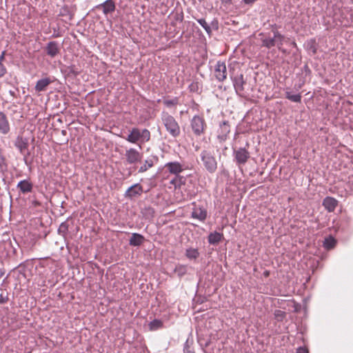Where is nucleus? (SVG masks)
I'll return each mask as SVG.
<instances>
[{"mask_svg": "<svg viewBox=\"0 0 353 353\" xmlns=\"http://www.w3.org/2000/svg\"><path fill=\"white\" fill-rule=\"evenodd\" d=\"M314 44H315L314 41H311L308 43V45H310V49L312 51L313 53H316V48Z\"/></svg>", "mask_w": 353, "mask_h": 353, "instance_id": "e433bc0d", "label": "nucleus"}, {"mask_svg": "<svg viewBox=\"0 0 353 353\" xmlns=\"http://www.w3.org/2000/svg\"><path fill=\"white\" fill-rule=\"evenodd\" d=\"M17 188L23 194H26L32 192V184L28 180H22L18 183Z\"/></svg>", "mask_w": 353, "mask_h": 353, "instance_id": "aec40b11", "label": "nucleus"}, {"mask_svg": "<svg viewBox=\"0 0 353 353\" xmlns=\"http://www.w3.org/2000/svg\"><path fill=\"white\" fill-rule=\"evenodd\" d=\"M182 178L183 177L180 176H179V177H176V176H175V177L171 180L170 183L174 185L176 187L177 185V183L180 182L181 180L182 179Z\"/></svg>", "mask_w": 353, "mask_h": 353, "instance_id": "c9c22d12", "label": "nucleus"}, {"mask_svg": "<svg viewBox=\"0 0 353 353\" xmlns=\"http://www.w3.org/2000/svg\"><path fill=\"white\" fill-rule=\"evenodd\" d=\"M256 0H243L245 4H252L254 3Z\"/></svg>", "mask_w": 353, "mask_h": 353, "instance_id": "37998d69", "label": "nucleus"}, {"mask_svg": "<svg viewBox=\"0 0 353 353\" xmlns=\"http://www.w3.org/2000/svg\"><path fill=\"white\" fill-rule=\"evenodd\" d=\"M296 353H308V350L305 347H300L296 350Z\"/></svg>", "mask_w": 353, "mask_h": 353, "instance_id": "ea45409f", "label": "nucleus"}, {"mask_svg": "<svg viewBox=\"0 0 353 353\" xmlns=\"http://www.w3.org/2000/svg\"><path fill=\"white\" fill-rule=\"evenodd\" d=\"M263 274H264V276H266V277H267V276H269L270 273H269V272H268V271H265V272H264V273H263Z\"/></svg>", "mask_w": 353, "mask_h": 353, "instance_id": "c03bdc74", "label": "nucleus"}, {"mask_svg": "<svg viewBox=\"0 0 353 353\" xmlns=\"http://www.w3.org/2000/svg\"><path fill=\"white\" fill-rule=\"evenodd\" d=\"M190 127L196 137H200L204 134L207 125L203 117L194 115L190 121Z\"/></svg>", "mask_w": 353, "mask_h": 353, "instance_id": "39448f33", "label": "nucleus"}, {"mask_svg": "<svg viewBox=\"0 0 353 353\" xmlns=\"http://www.w3.org/2000/svg\"><path fill=\"white\" fill-rule=\"evenodd\" d=\"M9 92H10V94L12 96H14V94H15V93H14V91L10 90Z\"/></svg>", "mask_w": 353, "mask_h": 353, "instance_id": "a18cd8bd", "label": "nucleus"}, {"mask_svg": "<svg viewBox=\"0 0 353 353\" xmlns=\"http://www.w3.org/2000/svg\"><path fill=\"white\" fill-rule=\"evenodd\" d=\"M51 83V81L49 78H43L41 79H39L37 81L36 85H35V90L37 92H42L44 91L48 85H50Z\"/></svg>", "mask_w": 353, "mask_h": 353, "instance_id": "4be33fe9", "label": "nucleus"}, {"mask_svg": "<svg viewBox=\"0 0 353 353\" xmlns=\"http://www.w3.org/2000/svg\"><path fill=\"white\" fill-rule=\"evenodd\" d=\"M223 238V234L220 232H211L208 236V243L211 245L218 244Z\"/></svg>", "mask_w": 353, "mask_h": 353, "instance_id": "412c9836", "label": "nucleus"}, {"mask_svg": "<svg viewBox=\"0 0 353 353\" xmlns=\"http://www.w3.org/2000/svg\"><path fill=\"white\" fill-rule=\"evenodd\" d=\"M197 22L201 25L203 28L205 30L208 35H211L212 30L210 25L205 21L204 19H199L196 20Z\"/></svg>", "mask_w": 353, "mask_h": 353, "instance_id": "c756f323", "label": "nucleus"}, {"mask_svg": "<svg viewBox=\"0 0 353 353\" xmlns=\"http://www.w3.org/2000/svg\"><path fill=\"white\" fill-rule=\"evenodd\" d=\"M46 51L48 56L53 58L60 52V48L57 41H50L47 43Z\"/></svg>", "mask_w": 353, "mask_h": 353, "instance_id": "dca6fc26", "label": "nucleus"}, {"mask_svg": "<svg viewBox=\"0 0 353 353\" xmlns=\"http://www.w3.org/2000/svg\"><path fill=\"white\" fill-rule=\"evenodd\" d=\"M154 158H149L146 159L143 165L139 168V172H144L147 171L149 168H152L154 165Z\"/></svg>", "mask_w": 353, "mask_h": 353, "instance_id": "5701e85b", "label": "nucleus"}, {"mask_svg": "<svg viewBox=\"0 0 353 353\" xmlns=\"http://www.w3.org/2000/svg\"><path fill=\"white\" fill-rule=\"evenodd\" d=\"M339 201L332 196H326L322 202L323 206L325 209L329 212H332L335 210L337 207Z\"/></svg>", "mask_w": 353, "mask_h": 353, "instance_id": "2eb2a0df", "label": "nucleus"}, {"mask_svg": "<svg viewBox=\"0 0 353 353\" xmlns=\"http://www.w3.org/2000/svg\"><path fill=\"white\" fill-rule=\"evenodd\" d=\"M192 205L194 207L191 213L192 218L204 221L208 214L206 209L203 206L196 205L195 203H192Z\"/></svg>", "mask_w": 353, "mask_h": 353, "instance_id": "9b49d317", "label": "nucleus"}, {"mask_svg": "<svg viewBox=\"0 0 353 353\" xmlns=\"http://www.w3.org/2000/svg\"><path fill=\"white\" fill-rule=\"evenodd\" d=\"M214 75L219 81H223L227 77V69L224 62L218 61L215 65Z\"/></svg>", "mask_w": 353, "mask_h": 353, "instance_id": "f8f14e48", "label": "nucleus"}, {"mask_svg": "<svg viewBox=\"0 0 353 353\" xmlns=\"http://www.w3.org/2000/svg\"><path fill=\"white\" fill-rule=\"evenodd\" d=\"M145 241L143 235L138 233H132L129 240V244L132 246H140Z\"/></svg>", "mask_w": 353, "mask_h": 353, "instance_id": "6ab92c4d", "label": "nucleus"}, {"mask_svg": "<svg viewBox=\"0 0 353 353\" xmlns=\"http://www.w3.org/2000/svg\"><path fill=\"white\" fill-rule=\"evenodd\" d=\"M125 157L130 164H135L141 161L142 154L134 148H130L125 151Z\"/></svg>", "mask_w": 353, "mask_h": 353, "instance_id": "9d476101", "label": "nucleus"}, {"mask_svg": "<svg viewBox=\"0 0 353 353\" xmlns=\"http://www.w3.org/2000/svg\"><path fill=\"white\" fill-rule=\"evenodd\" d=\"M272 35L270 33L259 34V36L261 37L262 46L268 49L276 46L279 50H281V47L283 43L285 42L286 37L279 32L276 25L272 26Z\"/></svg>", "mask_w": 353, "mask_h": 353, "instance_id": "f257e3e1", "label": "nucleus"}, {"mask_svg": "<svg viewBox=\"0 0 353 353\" xmlns=\"http://www.w3.org/2000/svg\"><path fill=\"white\" fill-rule=\"evenodd\" d=\"M188 271V267L185 265L178 264L174 268V272L178 276L182 277L184 276Z\"/></svg>", "mask_w": 353, "mask_h": 353, "instance_id": "a878e982", "label": "nucleus"}, {"mask_svg": "<svg viewBox=\"0 0 353 353\" xmlns=\"http://www.w3.org/2000/svg\"><path fill=\"white\" fill-rule=\"evenodd\" d=\"M7 72V69L6 68V66L0 63V78H1L2 77H3Z\"/></svg>", "mask_w": 353, "mask_h": 353, "instance_id": "72a5a7b5", "label": "nucleus"}, {"mask_svg": "<svg viewBox=\"0 0 353 353\" xmlns=\"http://www.w3.org/2000/svg\"><path fill=\"white\" fill-rule=\"evenodd\" d=\"M185 256L189 259H196L199 256V252L197 249L194 248H188L185 251Z\"/></svg>", "mask_w": 353, "mask_h": 353, "instance_id": "bb28decb", "label": "nucleus"}, {"mask_svg": "<svg viewBox=\"0 0 353 353\" xmlns=\"http://www.w3.org/2000/svg\"><path fill=\"white\" fill-rule=\"evenodd\" d=\"M97 8H103L104 14L112 13L115 10V3L113 0H106L103 3L96 6Z\"/></svg>", "mask_w": 353, "mask_h": 353, "instance_id": "f3484780", "label": "nucleus"}, {"mask_svg": "<svg viewBox=\"0 0 353 353\" xmlns=\"http://www.w3.org/2000/svg\"><path fill=\"white\" fill-rule=\"evenodd\" d=\"M165 168L168 169L170 174L176 176V177H179V174L185 170L178 161L168 162L165 165Z\"/></svg>", "mask_w": 353, "mask_h": 353, "instance_id": "ddd939ff", "label": "nucleus"}, {"mask_svg": "<svg viewBox=\"0 0 353 353\" xmlns=\"http://www.w3.org/2000/svg\"><path fill=\"white\" fill-rule=\"evenodd\" d=\"M7 169V164L6 162V159L1 152V150H0V171L3 172L4 170H6Z\"/></svg>", "mask_w": 353, "mask_h": 353, "instance_id": "7c9ffc66", "label": "nucleus"}, {"mask_svg": "<svg viewBox=\"0 0 353 353\" xmlns=\"http://www.w3.org/2000/svg\"><path fill=\"white\" fill-rule=\"evenodd\" d=\"M336 244V239L332 237V236H330L325 239L323 241V246L326 250H331L335 247Z\"/></svg>", "mask_w": 353, "mask_h": 353, "instance_id": "b1692460", "label": "nucleus"}, {"mask_svg": "<svg viewBox=\"0 0 353 353\" xmlns=\"http://www.w3.org/2000/svg\"><path fill=\"white\" fill-rule=\"evenodd\" d=\"M10 130V125L6 114L0 112V132L2 134H7Z\"/></svg>", "mask_w": 353, "mask_h": 353, "instance_id": "a211bd4d", "label": "nucleus"}, {"mask_svg": "<svg viewBox=\"0 0 353 353\" xmlns=\"http://www.w3.org/2000/svg\"><path fill=\"white\" fill-rule=\"evenodd\" d=\"M184 353H194V352L190 348V347L188 345V341H187L184 349H183Z\"/></svg>", "mask_w": 353, "mask_h": 353, "instance_id": "f704fd0d", "label": "nucleus"}, {"mask_svg": "<svg viewBox=\"0 0 353 353\" xmlns=\"http://www.w3.org/2000/svg\"><path fill=\"white\" fill-rule=\"evenodd\" d=\"M176 19L179 21H182L183 20V14L181 12L180 14H177Z\"/></svg>", "mask_w": 353, "mask_h": 353, "instance_id": "79ce46f5", "label": "nucleus"}, {"mask_svg": "<svg viewBox=\"0 0 353 353\" xmlns=\"http://www.w3.org/2000/svg\"><path fill=\"white\" fill-rule=\"evenodd\" d=\"M236 93L241 97H246L247 93L245 90L246 82L242 74L231 77Z\"/></svg>", "mask_w": 353, "mask_h": 353, "instance_id": "423d86ee", "label": "nucleus"}, {"mask_svg": "<svg viewBox=\"0 0 353 353\" xmlns=\"http://www.w3.org/2000/svg\"><path fill=\"white\" fill-rule=\"evenodd\" d=\"M230 132V125L229 122L223 121L219 123V127L217 130L216 139L219 143H224L228 137V134Z\"/></svg>", "mask_w": 353, "mask_h": 353, "instance_id": "0eeeda50", "label": "nucleus"}, {"mask_svg": "<svg viewBox=\"0 0 353 353\" xmlns=\"http://www.w3.org/2000/svg\"><path fill=\"white\" fill-rule=\"evenodd\" d=\"M6 54V52L5 50L1 52V54L0 55V63H2V62L5 60Z\"/></svg>", "mask_w": 353, "mask_h": 353, "instance_id": "a19ab883", "label": "nucleus"}, {"mask_svg": "<svg viewBox=\"0 0 353 353\" xmlns=\"http://www.w3.org/2000/svg\"><path fill=\"white\" fill-rule=\"evenodd\" d=\"M143 192V187L139 183H136L130 187L125 192V197L133 199L140 196Z\"/></svg>", "mask_w": 353, "mask_h": 353, "instance_id": "4468645a", "label": "nucleus"}, {"mask_svg": "<svg viewBox=\"0 0 353 353\" xmlns=\"http://www.w3.org/2000/svg\"><path fill=\"white\" fill-rule=\"evenodd\" d=\"M234 157L237 165H245L250 157V154L245 147L240 148L234 150Z\"/></svg>", "mask_w": 353, "mask_h": 353, "instance_id": "6e6552de", "label": "nucleus"}, {"mask_svg": "<svg viewBox=\"0 0 353 353\" xmlns=\"http://www.w3.org/2000/svg\"><path fill=\"white\" fill-rule=\"evenodd\" d=\"M14 145L19 150L20 153L23 155V160L25 163H27V158L29 155V152L26 153L28 147V139L19 136L15 141Z\"/></svg>", "mask_w": 353, "mask_h": 353, "instance_id": "1a4fd4ad", "label": "nucleus"}, {"mask_svg": "<svg viewBox=\"0 0 353 353\" xmlns=\"http://www.w3.org/2000/svg\"><path fill=\"white\" fill-rule=\"evenodd\" d=\"M211 29H214L215 30H217L219 29V22L216 19H214L211 21L210 25Z\"/></svg>", "mask_w": 353, "mask_h": 353, "instance_id": "473e14b6", "label": "nucleus"}, {"mask_svg": "<svg viewBox=\"0 0 353 353\" xmlns=\"http://www.w3.org/2000/svg\"><path fill=\"white\" fill-rule=\"evenodd\" d=\"M179 100L178 97H174L172 99H164L163 103L166 107L172 108L179 104Z\"/></svg>", "mask_w": 353, "mask_h": 353, "instance_id": "c85d7f7f", "label": "nucleus"}, {"mask_svg": "<svg viewBox=\"0 0 353 353\" xmlns=\"http://www.w3.org/2000/svg\"><path fill=\"white\" fill-rule=\"evenodd\" d=\"M285 98L292 102L300 103L301 101L302 96L301 94H294L290 91H286L285 92Z\"/></svg>", "mask_w": 353, "mask_h": 353, "instance_id": "393cba45", "label": "nucleus"}, {"mask_svg": "<svg viewBox=\"0 0 353 353\" xmlns=\"http://www.w3.org/2000/svg\"><path fill=\"white\" fill-rule=\"evenodd\" d=\"M245 146L246 147H249V143L248 142L246 143Z\"/></svg>", "mask_w": 353, "mask_h": 353, "instance_id": "de8ad7c7", "label": "nucleus"}, {"mask_svg": "<svg viewBox=\"0 0 353 353\" xmlns=\"http://www.w3.org/2000/svg\"><path fill=\"white\" fill-rule=\"evenodd\" d=\"M150 132L148 129L132 128L130 130L129 134L125 139L131 143H144L150 140Z\"/></svg>", "mask_w": 353, "mask_h": 353, "instance_id": "7ed1b4c3", "label": "nucleus"}, {"mask_svg": "<svg viewBox=\"0 0 353 353\" xmlns=\"http://www.w3.org/2000/svg\"><path fill=\"white\" fill-rule=\"evenodd\" d=\"M68 230V225L67 223L63 222L59 227L58 232L59 234H65Z\"/></svg>", "mask_w": 353, "mask_h": 353, "instance_id": "2f4dec72", "label": "nucleus"}, {"mask_svg": "<svg viewBox=\"0 0 353 353\" xmlns=\"http://www.w3.org/2000/svg\"><path fill=\"white\" fill-rule=\"evenodd\" d=\"M148 325L150 330L154 331L163 327V322L159 319H154Z\"/></svg>", "mask_w": 353, "mask_h": 353, "instance_id": "cd10ccee", "label": "nucleus"}, {"mask_svg": "<svg viewBox=\"0 0 353 353\" xmlns=\"http://www.w3.org/2000/svg\"><path fill=\"white\" fill-rule=\"evenodd\" d=\"M275 316L279 319H283L285 316V312H282L281 310H276L275 311Z\"/></svg>", "mask_w": 353, "mask_h": 353, "instance_id": "4c0bfd02", "label": "nucleus"}, {"mask_svg": "<svg viewBox=\"0 0 353 353\" xmlns=\"http://www.w3.org/2000/svg\"><path fill=\"white\" fill-rule=\"evenodd\" d=\"M201 160L205 170L212 174L217 169V161L213 154L208 150H203L200 154Z\"/></svg>", "mask_w": 353, "mask_h": 353, "instance_id": "20e7f679", "label": "nucleus"}, {"mask_svg": "<svg viewBox=\"0 0 353 353\" xmlns=\"http://www.w3.org/2000/svg\"><path fill=\"white\" fill-rule=\"evenodd\" d=\"M8 301V296H3L2 294H0V304L6 303Z\"/></svg>", "mask_w": 353, "mask_h": 353, "instance_id": "58836bf2", "label": "nucleus"}, {"mask_svg": "<svg viewBox=\"0 0 353 353\" xmlns=\"http://www.w3.org/2000/svg\"><path fill=\"white\" fill-rule=\"evenodd\" d=\"M292 46L296 47V43L294 41L292 43Z\"/></svg>", "mask_w": 353, "mask_h": 353, "instance_id": "49530a36", "label": "nucleus"}, {"mask_svg": "<svg viewBox=\"0 0 353 353\" xmlns=\"http://www.w3.org/2000/svg\"><path fill=\"white\" fill-rule=\"evenodd\" d=\"M162 123L168 133L173 138L178 137L181 134V128L175 118L165 111L161 114Z\"/></svg>", "mask_w": 353, "mask_h": 353, "instance_id": "f03ea898", "label": "nucleus"}]
</instances>
